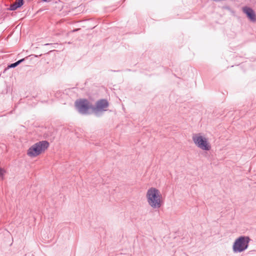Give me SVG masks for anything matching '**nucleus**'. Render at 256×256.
<instances>
[{"label": "nucleus", "mask_w": 256, "mask_h": 256, "mask_svg": "<svg viewBox=\"0 0 256 256\" xmlns=\"http://www.w3.org/2000/svg\"><path fill=\"white\" fill-rule=\"evenodd\" d=\"M242 11L252 22H256V14L252 8L246 6L242 8Z\"/></svg>", "instance_id": "nucleus-7"}, {"label": "nucleus", "mask_w": 256, "mask_h": 256, "mask_svg": "<svg viewBox=\"0 0 256 256\" xmlns=\"http://www.w3.org/2000/svg\"><path fill=\"white\" fill-rule=\"evenodd\" d=\"M6 173V171L4 168H0V179L3 180L4 176Z\"/></svg>", "instance_id": "nucleus-10"}, {"label": "nucleus", "mask_w": 256, "mask_h": 256, "mask_svg": "<svg viewBox=\"0 0 256 256\" xmlns=\"http://www.w3.org/2000/svg\"><path fill=\"white\" fill-rule=\"evenodd\" d=\"M75 106L82 114H86L88 113V110L91 108L90 102L86 99L78 100L75 102Z\"/></svg>", "instance_id": "nucleus-5"}, {"label": "nucleus", "mask_w": 256, "mask_h": 256, "mask_svg": "<svg viewBox=\"0 0 256 256\" xmlns=\"http://www.w3.org/2000/svg\"><path fill=\"white\" fill-rule=\"evenodd\" d=\"M24 58H22L19 60H18V62H14V63H13V64H10L8 67L9 68H15L17 66H18L23 61H24Z\"/></svg>", "instance_id": "nucleus-8"}, {"label": "nucleus", "mask_w": 256, "mask_h": 256, "mask_svg": "<svg viewBox=\"0 0 256 256\" xmlns=\"http://www.w3.org/2000/svg\"><path fill=\"white\" fill-rule=\"evenodd\" d=\"M48 146L49 143L47 141H40L34 144L28 149L27 154L31 158L36 157L44 152Z\"/></svg>", "instance_id": "nucleus-2"}, {"label": "nucleus", "mask_w": 256, "mask_h": 256, "mask_svg": "<svg viewBox=\"0 0 256 256\" xmlns=\"http://www.w3.org/2000/svg\"><path fill=\"white\" fill-rule=\"evenodd\" d=\"M146 201L150 207L154 210H158L163 204V198L160 190L151 187L146 193Z\"/></svg>", "instance_id": "nucleus-1"}, {"label": "nucleus", "mask_w": 256, "mask_h": 256, "mask_svg": "<svg viewBox=\"0 0 256 256\" xmlns=\"http://www.w3.org/2000/svg\"><path fill=\"white\" fill-rule=\"evenodd\" d=\"M109 106L108 102L106 100L102 99L98 100L95 106L92 108L93 112L96 114H98L99 112L106 111Z\"/></svg>", "instance_id": "nucleus-6"}, {"label": "nucleus", "mask_w": 256, "mask_h": 256, "mask_svg": "<svg viewBox=\"0 0 256 256\" xmlns=\"http://www.w3.org/2000/svg\"><path fill=\"white\" fill-rule=\"evenodd\" d=\"M18 8V6H16V5H15L14 4H12L10 5L9 10H16Z\"/></svg>", "instance_id": "nucleus-11"}, {"label": "nucleus", "mask_w": 256, "mask_h": 256, "mask_svg": "<svg viewBox=\"0 0 256 256\" xmlns=\"http://www.w3.org/2000/svg\"><path fill=\"white\" fill-rule=\"evenodd\" d=\"M192 140L194 144L199 148L205 151H208L211 149V144L208 138L202 133L194 134Z\"/></svg>", "instance_id": "nucleus-3"}, {"label": "nucleus", "mask_w": 256, "mask_h": 256, "mask_svg": "<svg viewBox=\"0 0 256 256\" xmlns=\"http://www.w3.org/2000/svg\"><path fill=\"white\" fill-rule=\"evenodd\" d=\"M250 238L248 236H241L237 238L232 246L234 253H240L246 250L248 246Z\"/></svg>", "instance_id": "nucleus-4"}, {"label": "nucleus", "mask_w": 256, "mask_h": 256, "mask_svg": "<svg viewBox=\"0 0 256 256\" xmlns=\"http://www.w3.org/2000/svg\"><path fill=\"white\" fill-rule=\"evenodd\" d=\"M13 4L16 5L18 8H20L23 4V0H16Z\"/></svg>", "instance_id": "nucleus-9"}]
</instances>
